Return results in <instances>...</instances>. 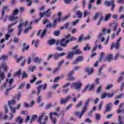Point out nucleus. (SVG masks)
I'll list each match as a JSON object with an SVG mask.
<instances>
[{
  "label": "nucleus",
  "mask_w": 124,
  "mask_h": 124,
  "mask_svg": "<svg viewBox=\"0 0 124 124\" xmlns=\"http://www.w3.org/2000/svg\"><path fill=\"white\" fill-rule=\"evenodd\" d=\"M55 42H56V40L54 39L49 40L48 41V43L49 45H53V44H54Z\"/></svg>",
  "instance_id": "nucleus-44"
},
{
  "label": "nucleus",
  "mask_w": 124,
  "mask_h": 124,
  "mask_svg": "<svg viewBox=\"0 0 124 124\" xmlns=\"http://www.w3.org/2000/svg\"><path fill=\"white\" fill-rule=\"evenodd\" d=\"M8 9V6H4L3 7V9L1 12V16L0 20L1 21L2 19H3V16H4V14H5V11Z\"/></svg>",
  "instance_id": "nucleus-18"
},
{
  "label": "nucleus",
  "mask_w": 124,
  "mask_h": 124,
  "mask_svg": "<svg viewBox=\"0 0 124 124\" xmlns=\"http://www.w3.org/2000/svg\"><path fill=\"white\" fill-rule=\"evenodd\" d=\"M41 32H42V30H39L37 33V35L38 36H40V37L42 38L43 37V36H44V35H45V33H46V32H47V29H46L44 30L42 34H41Z\"/></svg>",
  "instance_id": "nucleus-15"
},
{
  "label": "nucleus",
  "mask_w": 124,
  "mask_h": 124,
  "mask_svg": "<svg viewBox=\"0 0 124 124\" xmlns=\"http://www.w3.org/2000/svg\"><path fill=\"white\" fill-rule=\"evenodd\" d=\"M60 80H61V77H56L54 79V83H57V82H58V81H60Z\"/></svg>",
  "instance_id": "nucleus-54"
},
{
  "label": "nucleus",
  "mask_w": 124,
  "mask_h": 124,
  "mask_svg": "<svg viewBox=\"0 0 124 124\" xmlns=\"http://www.w3.org/2000/svg\"><path fill=\"white\" fill-rule=\"evenodd\" d=\"M52 10L51 9H48L46 11L44 12L43 13H40L39 16L40 19H41L44 16H47V17H50L51 16V13L50 12Z\"/></svg>",
  "instance_id": "nucleus-9"
},
{
  "label": "nucleus",
  "mask_w": 124,
  "mask_h": 124,
  "mask_svg": "<svg viewBox=\"0 0 124 124\" xmlns=\"http://www.w3.org/2000/svg\"><path fill=\"white\" fill-rule=\"evenodd\" d=\"M65 56V53L62 52L61 53H56L55 54H53V58L55 60H59V58L62 57H64Z\"/></svg>",
  "instance_id": "nucleus-14"
},
{
  "label": "nucleus",
  "mask_w": 124,
  "mask_h": 124,
  "mask_svg": "<svg viewBox=\"0 0 124 124\" xmlns=\"http://www.w3.org/2000/svg\"><path fill=\"white\" fill-rule=\"evenodd\" d=\"M66 38L68 39V40L69 41H73L76 40V38L75 37H71V34H69L68 35L66 36Z\"/></svg>",
  "instance_id": "nucleus-22"
},
{
  "label": "nucleus",
  "mask_w": 124,
  "mask_h": 124,
  "mask_svg": "<svg viewBox=\"0 0 124 124\" xmlns=\"http://www.w3.org/2000/svg\"><path fill=\"white\" fill-rule=\"evenodd\" d=\"M7 59V56L6 55H2L0 57V61L3 60V61H5Z\"/></svg>",
  "instance_id": "nucleus-50"
},
{
  "label": "nucleus",
  "mask_w": 124,
  "mask_h": 124,
  "mask_svg": "<svg viewBox=\"0 0 124 124\" xmlns=\"http://www.w3.org/2000/svg\"><path fill=\"white\" fill-rule=\"evenodd\" d=\"M24 86H25V82H23L20 84L18 88V90H21V89H23V88H24Z\"/></svg>",
  "instance_id": "nucleus-62"
},
{
  "label": "nucleus",
  "mask_w": 124,
  "mask_h": 124,
  "mask_svg": "<svg viewBox=\"0 0 124 124\" xmlns=\"http://www.w3.org/2000/svg\"><path fill=\"white\" fill-rule=\"evenodd\" d=\"M89 103H90V99H87L85 103L84 108L82 109V112H80L79 111H76L74 112V115L77 117H78V119H81L82 117H83V115H84V113L87 111V109H88V105H89Z\"/></svg>",
  "instance_id": "nucleus-3"
},
{
  "label": "nucleus",
  "mask_w": 124,
  "mask_h": 124,
  "mask_svg": "<svg viewBox=\"0 0 124 124\" xmlns=\"http://www.w3.org/2000/svg\"><path fill=\"white\" fill-rule=\"evenodd\" d=\"M83 102L82 101H79V102L77 105V108H80L83 106Z\"/></svg>",
  "instance_id": "nucleus-46"
},
{
  "label": "nucleus",
  "mask_w": 124,
  "mask_h": 124,
  "mask_svg": "<svg viewBox=\"0 0 124 124\" xmlns=\"http://www.w3.org/2000/svg\"><path fill=\"white\" fill-rule=\"evenodd\" d=\"M74 55H79L83 53V52H82V51H81L80 49H78L76 51L73 52Z\"/></svg>",
  "instance_id": "nucleus-41"
},
{
  "label": "nucleus",
  "mask_w": 124,
  "mask_h": 124,
  "mask_svg": "<svg viewBox=\"0 0 124 124\" xmlns=\"http://www.w3.org/2000/svg\"><path fill=\"white\" fill-rule=\"evenodd\" d=\"M0 68H3L4 69V71H7V67H6V65L5 64H3L0 67V84L1 83L4 79H5V74L4 72H1V69Z\"/></svg>",
  "instance_id": "nucleus-4"
},
{
  "label": "nucleus",
  "mask_w": 124,
  "mask_h": 124,
  "mask_svg": "<svg viewBox=\"0 0 124 124\" xmlns=\"http://www.w3.org/2000/svg\"><path fill=\"white\" fill-rule=\"evenodd\" d=\"M121 54H120V53H117L115 56L114 57L113 60L114 61H117V60H118V59H119V58H121Z\"/></svg>",
  "instance_id": "nucleus-39"
},
{
  "label": "nucleus",
  "mask_w": 124,
  "mask_h": 124,
  "mask_svg": "<svg viewBox=\"0 0 124 124\" xmlns=\"http://www.w3.org/2000/svg\"><path fill=\"white\" fill-rule=\"evenodd\" d=\"M16 103V100L14 99L8 101V105L11 111H12V113H16V108L13 107V106L15 105Z\"/></svg>",
  "instance_id": "nucleus-5"
},
{
  "label": "nucleus",
  "mask_w": 124,
  "mask_h": 124,
  "mask_svg": "<svg viewBox=\"0 0 124 124\" xmlns=\"http://www.w3.org/2000/svg\"><path fill=\"white\" fill-rule=\"evenodd\" d=\"M28 21H25L24 22H22L19 24L18 26V30H17V35L19 36L22 33L23 31V27H26L28 25Z\"/></svg>",
  "instance_id": "nucleus-8"
},
{
  "label": "nucleus",
  "mask_w": 124,
  "mask_h": 124,
  "mask_svg": "<svg viewBox=\"0 0 124 124\" xmlns=\"http://www.w3.org/2000/svg\"><path fill=\"white\" fill-rule=\"evenodd\" d=\"M83 60H84V58H83V56H79V57L77 58L76 61L73 62V64H77V63H78V62H82V61H83Z\"/></svg>",
  "instance_id": "nucleus-24"
},
{
  "label": "nucleus",
  "mask_w": 124,
  "mask_h": 124,
  "mask_svg": "<svg viewBox=\"0 0 124 124\" xmlns=\"http://www.w3.org/2000/svg\"><path fill=\"white\" fill-rule=\"evenodd\" d=\"M121 40H122V37H119L116 43H112L111 45L110 50H113L114 48L116 50H119L120 47H121Z\"/></svg>",
  "instance_id": "nucleus-6"
},
{
  "label": "nucleus",
  "mask_w": 124,
  "mask_h": 124,
  "mask_svg": "<svg viewBox=\"0 0 124 124\" xmlns=\"http://www.w3.org/2000/svg\"><path fill=\"white\" fill-rule=\"evenodd\" d=\"M44 116H45V112H43L42 113L41 115L39 118L38 122L40 124H46V122H43V123L41 122Z\"/></svg>",
  "instance_id": "nucleus-19"
},
{
  "label": "nucleus",
  "mask_w": 124,
  "mask_h": 124,
  "mask_svg": "<svg viewBox=\"0 0 124 124\" xmlns=\"http://www.w3.org/2000/svg\"><path fill=\"white\" fill-rule=\"evenodd\" d=\"M34 62L36 63H39V62H41V60L39 58H38V57H36L34 59Z\"/></svg>",
  "instance_id": "nucleus-42"
},
{
  "label": "nucleus",
  "mask_w": 124,
  "mask_h": 124,
  "mask_svg": "<svg viewBox=\"0 0 124 124\" xmlns=\"http://www.w3.org/2000/svg\"><path fill=\"white\" fill-rule=\"evenodd\" d=\"M48 84L47 83H44V85L41 84L39 85L37 88V94L36 95L38 96L37 98V101L38 103H40L41 102V100H42V95L40 94V93L41 92V90L46 91L47 90V87Z\"/></svg>",
  "instance_id": "nucleus-1"
},
{
  "label": "nucleus",
  "mask_w": 124,
  "mask_h": 124,
  "mask_svg": "<svg viewBox=\"0 0 124 124\" xmlns=\"http://www.w3.org/2000/svg\"><path fill=\"white\" fill-rule=\"evenodd\" d=\"M69 17H70V15H68L67 16H64L63 18H62V21H66V20H67L68 19V18H69Z\"/></svg>",
  "instance_id": "nucleus-53"
},
{
  "label": "nucleus",
  "mask_w": 124,
  "mask_h": 124,
  "mask_svg": "<svg viewBox=\"0 0 124 124\" xmlns=\"http://www.w3.org/2000/svg\"><path fill=\"white\" fill-rule=\"evenodd\" d=\"M15 16H14L13 15L10 16L9 17V21H15V20H16V19H18V17Z\"/></svg>",
  "instance_id": "nucleus-32"
},
{
  "label": "nucleus",
  "mask_w": 124,
  "mask_h": 124,
  "mask_svg": "<svg viewBox=\"0 0 124 124\" xmlns=\"http://www.w3.org/2000/svg\"><path fill=\"white\" fill-rule=\"evenodd\" d=\"M36 119H37V115H36V114L33 115L30 120V123H32V122H34V121H35Z\"/></svg>",
  "instance_id": "nucleus-37"
},
{
  "label": "nucleus",
  "mask_w": 124,
  "mask_h": 124,
  "mask_svg": "<svg viewBox=\"0 0 124 124\" xmlns=\"http://www.w3.org/2000/svg\"><path fill=\"white\" fill-rule=\"evenodd\" d=\"M27 46V44L26 43H23V47L22 48V51L24 52L25 51H28V50H29V48L30 47L29 46Z\"/></svg>",
  "instance_id": "nucleus-30"
},
{
  "label": "nucleus",
  "mask_w": 124,
  "mask_h": 124,
  "mask_svg": "<svg viewBox=\"0 0 124 124\" xmlns=\"http://www.w3.org/2000/svg\"><path fill=\"white\" fill-rule=\"evenodd\" d=\"M112 104L109 103L106 106V109L105 110V112H104V114H106V112H109L110 111V109H111V106Z\"/></svg>",
  "instance_id": "nucleus-29"
},
{
  "label": "nucleus",
  "mask_w": 124,
  "mask_h": 124,
  "mask_svg": "<svg viewBox=\"0 0 124 124\" xmlns=\"http://www.w3.org/2000/svg\"><path fill=\"white\" fill-rule=\"evenodd\" d=\"M110 32H111V30L109 29L106 32V31H105V29H103L101 33H100L99 36V39H101V41L102 42H103V41H104V40L105 39V38H104V36H105V35H106V34H109V33H110Z\"/></svg>",
  "instance_id": "nucleus-7"
},
{
  "label": "nucleus",
  "mask_w": 124,
  "mask_h": 124,
  "mask_svg": "<svg viewBox=\"0 0 124 124\" xmlns=\"http://www.w3.org/2000/svg\"><path fill=\"white\" fill-rule=\"evenodd\" d=\"M21 71L22 70L19 69L17 72L15 73V75H16V76H18V77H20L22 75V73H21Z\"/></svg>",
  "instance_id": "nucleus-38"
},
{
  "label": "nucleus",
  "mask_w": 124,
  "mask_h": 124,
  "mask_svg": "<svg viewBox=\"0 0 124 124\" xmlns=\"http://www.w3.org/2000/svg\"><path fill=\"white\" fill-rule=\"evenodd\" d=\"M54 115L57 116L58 118L59 117H60V116H61V114H58L57 112H51L50 113V119H52V118H53V116H54Z\"/></svg>",
  "instance_id": "nucleus-36"
},
{
  "label": "nucleus",
  "mask_w": 124,
  "mask_h": 124,
  "mask_svg": "<svg viewBox=\"0 0 124 124\" xmlns=\"http://www.w3.org/2000/svg\"><path fill=\"white\" fill-rule=\"evenodd\" d=\"M76 15H77V16H78V18L79 19H82V17L83 16V13H82V12H81V11L80 10L77 11L76 12Z\"/></svg>",
  "instance_id": "nucleus-26"
},
{
  "label": "nucleus",
  "mask_w": 124,
  "mask_h": 124,
  "mask_svg": "<svg viewBox=\"0 0 124 124\" xmlns=\"http://www.w3.org/2000/svg\"><path fill=\"white\" fill-rule=\"evenodd\" d=\"M69 42L68 39L65 37V38H63L61 40L60 42V46H62V47H66L67 44L69 43Z\"/></svg>",
  "instance_id": "nucleus-12"
},
{
  "label": "nucleus",
  "mask_w": 124,
  "mask_h": 124,
  "mask_svg": "<svg viewBox=\"0 0 124 124\" xmlns=\"http://www.w3.org/2000/svg\"><path fill=\"white\" fill-rule=\"evenodd\" d=\"M55 22L57 23V22H61V21H62V16H59L57 19L54 20Z\"/></svg>",
  "instance_id": "nucleus-52"
},
{
  "label": "nucleus",
  "mask_w": 124,
  "mask_h": 124,
  "mask_svg": "<svg viewBox=\"0 0 124 124\" xmlns=\"http://www.w3.org/2000/svg\"><path fill=\"white\" fill-rule=\"evenodd\" d=\"M74 56V52H73V51H72L71 52L68 54L67 58L69 60H72Z\"/></svg>",
  "instance_id": "nucleus-34"
},
{
  "label": "nucleus",
  "mask_w": 124,
  "mask_h": 124,
  "mask_svg": "<svg viewBox=\"0 0 124 124\" xmlns=\"http://www.w3.org/2000/svg\"><path fill=\"white\" fill-rule=\"evenodd\" d=\"M60 67H58L54 69L53 73H57V72H59V71L60 70Z\"/></svg>",
  "instance_id": "nucleus-61"
},
{
  "label": "nucleus",
  "mask_w": 124,
  "mask_h": 124,
  "mask_svg": "<svg viewBox=\"0 0 124 124\" xmlns=\"http://www.w3.org/2000/svg\"><path fill=\"white\" fill-rule=\"evenodd\" d=\"M105 55V53H104V52H102L101 53L99 62H101V61H102V60H103V57H104Z\"/></svg>",
  "instance_id": "nucleus-51"
},
{
  "label": "nucleus",
  "mask_w": 124,
  "mask_h": 124,
  "mask_svg": "<svg viewBox=\"0 0 124 124\" xmlns=\"http://www.w3.org/2000/svg\"><path fill=\"white\" fill-rule=\"evenodd\" d=\"M15 113H12L11 111V113H10V116L5 115L3 116V120H7V121H12L13 120V118H14V114Z\"/></svg>",
  "instance_id": "nucleus-13"
},
{
  "label": "nucleus",
  "mask_w": 124,
  "mask_h": 124,
  "mask_svg": "<svg viewBox=\"0 0 124 124\" xmlns=\"http://www.w3.org/2000/svg\"><path fill=\"white\" fill-rule=\"evenodd\" d=\"M85 71L89 75H91V74H93V73L94 70L92 68H86L85 69Z\"/></svg>",
  "instance_id": "nucleus-21"
},
{
  "label": "nucleus",
  "mask_w": 124,
  "mask_h": 124,
  "mask_svg": "<svg viewBox=\"0 0 124 124\" xmlns=\"http://www.w3.org/2000/svg\"><path fill=\"white\" fill-rule=\"evenodd\" d=\"M109 28L112 27V30L113 31H117V29L118 28V24L113 22L110 23L109 24Z\"/></svg>",
  "instance_id": "nucleus-16"
},
{
  "label": "nucleus",
  "mask_w": 124,
  "mask_h": 124,
  "mask_svg": "<svg viewBox=\"0 0 124 124\" xmlns=\"http://www.w3.org/2000/svg\"><path fill=\"white\" fill-rule=\"evenodd\" d=\"M28 74L26 73V72L24 71L22 75V78H28Z\"/></svg>",
  "instance_id": "nucleus-59"
},
{
  "label": "nucleus",
  "mask_w": 124,
  "mask_h": 124,
  "mask_svg": "<svg viewBox=\"0 0 124 124\" xmlns=\"http://www.w3.org/2000/svg\"><path fill=\"white\" fill-rule=\"evenodd\" d=\"M113 60V54H110L108 55V56L104 60L105 62H111Z\"/></svg>",
  "instance_id": "nucleus-23"
},
{
  "label": "nucleus",
  "mask_w": 124,
  "mask_h": 124,
  "mask_svg": "<svg viewBox=\"0 0 124 124\" xmlns=\"http://www.w3.org/2000/svg\"><path fill=\"white\" fill-rule=\"evenodd\" d=\"M92 49V47H91V46L90 44H86L85 45V47L83 48L84 51H90Z\"/></svg>",
  "instance_id": "nucleus-27"
},
{
  "label": "nucleus",
  "mask_w": 124,
  "mask_h": 124,
  "mask_svg": "<svg viewBox=\"0 0 124 124\" xmlns=\"http://www.w3.org/2000/svg\"><path fill=\"white\" fill-rule=\"evenodd\" d=\"M70 99V96L66 97V98H62L60 99V103L61 104H65V103H67V101Z\"/></svg>",
  "instance_id": "nucleus-17"
},
{
  "label": "nucleus",
  "mask_w": 124,
  "mask_h": 124,
  "mask_svg": "<svg viewBox=\"0 0 124 124\" xmlns=\"http://www.w3.org/2000/svg\"><path fill=\"white\" fill-rule=\"evenodd\" d=\"M102 90V86L101 85H100L99 87L97 88V90L96 91V93H100Z\"/></svg>",
  "instance_id": "nucleus-47"
},
{
  "label": "nucleus",
  "mask_w": 124,
  "mask_h": 124,
  "mask_svg": "<svg viewBox=\"0 0 124 124\" xmlns=\"http://www.w3.org/2000/svg\"><path fill=\"white\" fill-rule=\"evenodd\" d=\"M14 82V78H7L6 81L1 85V88L3 90H6V92H9L12 89V84Z\"/></svg>",
  "instance_id": "nucleus-2"
},
{
  "label": "nucleus",
  "mask_w": 124,
  "mask_h": 124,
  "mask_svg": "<svg viewBox=\"0 0 124 124\" xmlns=\"http://www.w3.org/2000/svg\"><path fill=\"white\" fill-rule=\"evenodd\" d=\"M82 87V83L81 82H73L71 84V88H74L77 91H79Z\"/></svg>",
  "instance_id": "nucleus-11"
},
{
  "label": "nucleus",
  "mask_w": 124,
  "mask_h": 124,
  "mask_svg": "<svg viewBox=\"0 0 124 124\" xmlns=\"http://www.w3.org/2000/svg\"><path fill=\"white\" fill-rule=\"evenodd\" d=\"M102 106H103V102H101L99 105L98 109L99 111L102 109Z\"/></svg>",
  "instance_id": "nucleus-55"
},
{
  "label": "nucleus",
  "mask_w": 124,
  "mask_h": 124,
  "mask_svg": "<svg viewBox=\"0 0 124 124\" xmlns=\"http://www.w3.org/2000/svg\"><path fill=\"white\" fill-rule=\"evenodd\" d=\"M9 111V109H8V106L7 105L4 106V112L5 114H7Z\"/></svg>",
  "instance_id": "nucleus-48"
},
{
  "label": "nucleus",
  "mask_w": 124,
  "mask_h": 124,
  "mask_svg": "<svg viewBox=\"0 0 124 124\" xmlns=\"http://www.w3.org/2000/svg\"><path fill=\"white\" fill-rule=\"evenodd\" d=\"M105 4L106 5H108V6H111V11H114L115 7H116V5H115V1L114 0H111L110 2H109L108 0H106L105 1Z\"/></svg>",
  "instance_id": "nucleus-10"
},
{
  "label": "nucleus",
  "mask_w": 124,
  "mask_h": 124,
  "mask_svg": "<svg viewBox=\"0 0 124 124\" xmlns=\"http://www.w3.org/2000/svg\"><path fill=\"white\" fill-rule=\"evenodd\" d=\"M111 88H113V84H109V85H107L106 89V90H110V89H111Z\"/></svg>",
  "instance_id": "nucleus-64"
},
{
  "label": "nucleus",
  "mask_w": 124,
  "mask_h": 124,
  "mask_svg": "<svg viewBox=\"0 0 124 124\" xmlns=\"http://www.w3.org/2000/svg\"><path fill=\"white\" fill-rule=\"evenodd\" d=\"M23 118L21 116H18L16 119V124H21L22 123H23Z\"/></svg>",
  "instance_id": "nucleus-25"
},
{
  "label": "nucleus",
  "mask_w": 124,
  "mask_h": 124,
  "mask_svg": "<svg viewBox=\"0 0 124 124\" xmlns=\"http://www.w3.org/2000/svg\"><path fill=\"white\" fill-rule=\"evenodd\" d=\"M17 22L16 21L15 22H13L12 24H9L8 25L9 29L10 28H12V27H13V26L16 25V24H17Z\"/></svg>",
  "instance_id": "nucleus-56"
},
{
  "label": "nucleus",
  "mask_w": 124,
  "mask_h": 124,
  "mask_svg": "<svg viewBox=\"0 0 124 124\" xmlns=\"http://www.w3.org/2000/svg\"><path fill=\"white\" fill-rule=\"evenodd\" d=\"M123 120H124V118L122 117V115H119L118 119V124H124V122Z\"/></svg>",
  "instance_id": "nucleus-28"
},
{
  "label": "nucleus",
  "mask_w": 124,
  "mask_h": 124,
  "mask_svg": "<svg viewBox=\"0 0 124 124\" xmlns=\"http://www.w3.org/2000/svg\"><path fill=\"white\" fill-rule=\"evenodd\" d=\"M61 33V32L60 31H55L54 32V35L55 36H59Z\"/></svg>",
  "instance_id": "nucleus-58"
},
{
  "label": "nucleus",
  "mask_w": 124,
  "mask_h": 124,
  "mask_svg": "<svg viewBox=\"0 0 124 124\" xmlns=\"http://www.w3.org/2000/svg\"><path fill=\"white\" fill-rule=\"evenodd\" d=\"M100 16V13H96L95 15L93 16V21H96L97 19H98V17Z\"/></svg>",
  "instance_id": "nucleus-31"
},
{
  "label": "nucleus",
  "mask_w": 124,
  "mask_h": 124,
  "mask_svg": "<svg viewBox=\"0 0 124 124\" xmlns=\"http://www.w3.org/2000/svg\"><path fill=\"white\" fill-rule=\"evenodd\" d=\"M95 119L96 121H99L100 120V115L99 114H96Z\"/></svg>",
  "instance_id": "nucleus-60"
},
{
  "label": "nucleus",
  "mask_w": 124,
  "mask_h": 124,
  "mask_svg": "<svg viewBox=\"0 0 124 124\" xmlns=\"http://www.w3.org/2000/svg\"><path fill=\"white\" fill-rule=\"evenodd\" d=\"M31 29H32V27H31V26L27 27V28L24 30L25 33H27L28 32H29V31H31Z\"/></svg>",
  "instance_id": "nucleus-49"
},
{
  "label": "nucleus",
  "mask_w": 124,
  "mask_h": 124,
  "mask_svg": "<svg viewBox=\"0 0 124 124\" xmlns=\"http://www.w3.org/2000/svg\"><path fill=\"white\" fill-rule=\"evenodd\" d=\"M73 74H74V70H73L72 71L69 73L68 75L69 80H74V79H75V78L73 77Z\"/></svg>",
  "instance_id": "nucleus-20"
},
{
  "label": "nucleus",
  "mask_w": 124,
  "mask_h": 124,
  "mask_svg": "<svg viewBox=\"0 0 124 124\" xmlns=\"http://www.w3.org/2000/svg\"><path fill=\"white\" fill-rule=\"evenodd\" d=\"M32 77L33 79H32L30 80V83L31 84H33V83H34V82H35V81H36V79H37V78L34 75H33L32 76Z\"/></svg>",
  "instance_id": "nucleus-35"
},
{
  "label": "nucleus",
  "mask_w": 124,
  "mask_h": 124,
  "mask_svg": "<svg viewBox=\"0 0 124 124\" xmlns=\"http://www.w3.org/2000/svg\"><path fill=\"white\" fill-rule=\"evenodd\" d=\"M111 16L112 15L111 14H108L106 15L105 17L104 18V21H105V22H107V21H108V20H109V19L111 18Z\"/></svg>",
  "instance_id": "nucleus-33"
},
{
  "label": "nucleus",
  "mask_w": 124,
  "mask_h": 124,
  "mask_svg": "<svg viewBox=\"0 0 124 124\" xmlns=\"http://www.w3.org/2000/svg\"><path fill=\"white\" fill-rule=\"evenodd\" d=\"M51 28H56V27H57V22H55V20L54 21L53 24H51Z\"/></svg>",
  "instance_id": "nucleus-57"
},
{
  "label": "nucleus",
  "mask_w": 124,
  "mask_h": 124,
  "mask_svg": "<svg viewBox=\"0 0 124 124\" xmlns=\"http://www.w3.org/2000/svg\"><path fill=\"white\" fill-rule=\"evenodd\" d=\"M94 87H95V84L94 83L92 84L91 85H89L88 87L89 88V92H91V91H92V90H93Z\"/></svg>",
  "instance_id": "nucleus-45"
},
{
  "label": "nucleus",
  "mask_w": 124,
  "mask_h": 124,
  "mask_svg": "<svg viewBox=\"0 0 124 124\" xmlns=\"http://www.w3.org/2000/svg\"><path fill=\"white\" fill-rule=\"evenodd\" d=\"M18 13H19V10L16 9L13 11V15L17 16V15H18Z\"/></svg>",
  "instance_id": "nucleus-40"
},
{
  "label": "nucleus",
  "mask_w": 124,
  "mask_h": 124,
  "mask_svg": "<svg viewBox=\"0 0 124 124\" xmlns=\"http://www.w3.org/2000/svg\"><path fill=\"white\" fill-rule=\"evenodd\" d=\"M102 20H103V16H101L100 19H99V21L97 24L98 26H100V24L101 23V21H102Z\"/></svg>",
  "instance_id": "nucleus-63"
},
{
  "label": "nucleus",
  "mask_w": 124,
  "mask_h": 124,
  "mask_svg": "<svg viewBox=\"0 0 124 124\" xmlns=\"http://www.w3.org/2000/svg\"><path fill=\"white\" fill-rule=\"evenodd\" d=\"M106 96H107V93H103L101 96V99H104V98H106Z\"/></svg>",
  "instance_id": "nucleus-43"
}]
</instances>
